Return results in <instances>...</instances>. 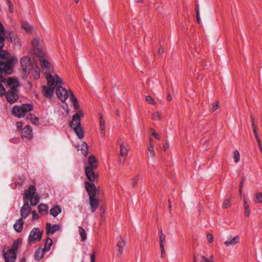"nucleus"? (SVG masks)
<instances>
[{"instance_id": "obj_45", "label": "nucleus", "mask_w": 262, "mask_h": 262, "mask_svg": "<svg viewBox=\"0 0 262 262\" xmlns=\"http://www.w3.org/2000/svg\"><path fill=\"white\" fill-rule=\"evenodd\" d=\"M139 180V176H137L132 179V184L134 187H135L138 183Z\"/></svg>"}, {"instance_id": "obj_59", "label": "nucleus", "mask_w": 262, "mask_h": 262, "mask_svg": "<svg viewBox=\"0 0 262 262\" xmlns=\"http://www.w3.org/2000/svg\"><path fill=\"white\" fill-rule=\"evenodd\" d=\"M200 260L201 262H206L207 258L204 255H201L200 256Z\"/></svg>"}, {"instance_id": "obj_36", "label": "nucleus", "mask_w": 262, "mask_h": 262, "mask_svg": "<svg viewBox=\"0 0 262 262\" xmlns=\"http://www.w3.org/2000/svg\"><path fill=\"white\" fill-rule=\"evenodd\" d=\"M148 151L150 152V155L152 158H154L155 157V152L154 150V144L153 143H149L148 146Z\"/></svg>"}, {"instance_id": "obj_54", "label": "nucleus", "mask_w": 262, "mask_h": 262, "mask_svg": "<svg viewBox=\"0 0 262 262\" xmlns=\"http://www.w3.org/2000/svg\"><path fill=\"white\" fill-rule=\"evenodd\" d=\"M250 118H251V124H252V127H253V126H256V125L255 124V123H254L255 118L252 114L250 115Z\"/></svg>"}, {"instance_id": "obj_28", "label": "nucleus", "mask_w": 262, "mask_h": 262, "mask_svg": "<svg viewBox=\"0 0 262 262\" xmlns=\"http://www.w3.org/2000/svg\"><path fill=\"white\" fill-rule=\"evenodd\" d=\"M71 101L73 103L74 107L75 110H78L79 108L78 102L75 96L74 95L73 92H70V98Z\"/></svg>"}, {"instance_id": "obj_55", "label": "nucleus", "mask_w": 262, "mask_h": 262, "mask_svg": "<svg viewBox=\"0 0 262 262\" xmlns=\"http://www.w3.org/2000/svg\"><path fill=\"white\" fill-rule=\"evenodd\" d=\"M161 250V256L163 257L165 254L164 245L160 246Z\"/></svg>"}, {"instance_id": "obj_35", "label": "nucleus", "mask_w": 262, "mask_h": 262, "mask_svg": "<svg viewBox=\"0 0 262 262\" xmlns=\"http://www.w3.org/2000/svg\"><path fill=\"white\" fill-rule=\"evenodd\" d=\"M79 232L82 241H85L86 239V233L84 229L81 227H79Z\"/></svg>"}, {"instance_id": "obj_61", "label": "nucleus", "mask_w": 262, "mask_h": 262, "mask_svg": "<svg viewBox=\"0 0 262 262\" xmlns=\"http://www.w3.org/2000/svg\"><path fill=\"white\" fill-rule=\"evenodd\" d=\"M169 145L168 142L163 144V148L164 150H166L169 148Z\"/></svg>"}, {"instance_id": "obj_46", "label": "nucleus", "mask_w": 262, "mask_h": 262, "mask_svg": "<svg viewBox=\"0 0 262 262\" xmlns=\"http://www.w3.org/2000/svg\"><path fill=\"white\" fill-rule=\"evenodd\" d=\"M220 107L219 102L217 101L215 103L213 104L211 107V110L212 111H215L217 110Z\"/></svg>"}, {"instance_id": "obj_10", "label": "nucleus", "mask_w": 262, "mask_h": 262, "mask_svg": "<svg viewBox=\"0 0 262 262\" xmlns=\"http://www.w3.org/2000/svg\"><path fill=\"white\" fill-rule=\"evenodd\" d=\"M85 187L89 197H90V196H96L97 193L99 192L95 185L93 183L85 182Z\"/></svg>"}, {"instance_id": "obj_9", "label": "nucleus", "mask_w": 262, "mask_h": 262, "mask_svg": "<svg viewBox=\"0 0 262 262\" xmlns=\"http://www.w3.org/2000/svg\"><path fill=\"white\" fill-rule=\"evenodd\" d=\"M84 114L81 111H79L77 113L74 114L72 117V122L70 123V126H80V118L83 116Z\"/></svg>"}, {"instance_id": "obj_58", "label": "nucleus", "mask_w": 262, "mask_h": 262, "mask_svg": "<svg viewBox=\"0 0 262 262\" xmlns=\"http://www.w3.org/2000/svg\"><path fill=\"white\" fill-rule=\"evenodd\" d=\"M90 258H91V262H95V252H93L92 253V254L91 255Z\"/></svg>"}, {"instance_id": "obj_57", "label": "nucleus", "mask_w": 262, "mask_h": 262, "mask_svg": "<svg viewBox=\"0 0 262 262\" xmlns=\"http://www.w3.org/2000/svg\"><path fill=\"white\" fill-rule=\"evenodd\" d=\"M23 123L21 122H17L16 123V126H17V128L18 129H20L22 128L23 127Z\"/></svg>"}, {"instance_id": "obj_17", "label": "nucleus", "mask_w": 262, "mask_h": 262, "mask_svg": "<svg viewBox=\"0 0 262 262\" xmlns=\"http://www.w3.org/2000/svg\"><path fill=\"white\" fill-rule=\"evenodd\" d=\"M60 227L57 224L52 225L50 223L46 224V233L47 234H53L56 231L59 230Z\"/></svg>"}, {"instance_id": "obj_41", "label": "nucleus", "mask_w": 262, "mask_h": 262, "mask_svg": "<svg viewBox=\"0 0 262 262\" xmlns=\"http://www.w3.org/2000/svg\"><path fill=\"white\" fill-rule=\"evenodd\" d=\"M146 101L150 104H155L156 102L154 98L150 96H147L145 98Z\"/></svg>"}, {"instance_id": "obj_1", "label": "nucleus", "mask_w": 262, "mask_h": 262, "mask_svg": "<svg viewBox=\"0 0 262 262\" xmlns=\"http://www.w3.org/2000/svg\"><path fill=\"white\" fill-rule=\"evenodd\" d=\"M46 79L49 86H42V92L45 97L51 98L53 95L55 88L56 86L62 85V81L61 78L57 74H54L53 76L48 74L46 76Z\"/></svg>"}, {"instance_id": "obj_62", "label": "nucleus", "mask_w": 262, "mask_h": 262, "mask_svg": "<svg viewBox=\"0 0 262 262\" xmlns=\"http://www.w3.org/2000/svg\"><path fill=\"white\" fill-rule=\"evenodd\" d=\"M164 49L162 47H160L158 50V53L160 55H162V54L164 53Z\"/></svg>"}, {"instance_id": "obj_7", "label": "nucleus", "mask_w": 262, "mask_h": 262, "mask_svg": "<svg viewBox=\"0 0 262 262\" xmlns=\"http://www.w3.org/2000/svg\"><path fill=\"white\" fill-rule=\"evenodd\" d=\"M59 85L56 86V94L57 97L62 101L64 102L69 97L70 98V92L71 91H67L65 88H63Z\"/></svg>"}, {"instance_id": "obj_47", "label": "nucleus", "mask_w": 262, "mask_h": 262, "mask_svg": "<svg viewBox=\"0 0 262 262\" xmlns=\"http://www.w3.org/2000/svg\"><path fill=\"white\" fill-rule=\"evenodd\" d=\"M39 43V42L38 40H37L36 39H34L32 40V46L34 48H35L37 49H38Z\"/></svg>"}, {"instance_id": "obj_29", "label": "nucleus", "mask_w": 262, "mask_h": 262, "mask_svg": "<svg viewBox=\"0 0 262 262\" xmlns=\"http://www.w3.org/2000/svg\"><path fill=\"white\" fill-rule=\"evenodd\" d=\"M38 209L39 210V212L40 214L42 215H45L48 213V206L43 204H40L38 206Z\"/></svg>"}, {"instance_id": "obj_60", "label": "nucleus", "mask_w": 262, "mask_h": 262, "mask_svg": "<svg viewBox=\"0 0 262 262\" xmlns=\"http://www.w3.org/2000/svg\"><path fill=\"white\" fill-rule=\"evenodd\" d=\"M206 262H214L213 256L212 255H211L209 258H207Z\"/></svg>"}, {"instance_id": "obj_3", "label": "nucleus", "mask_w": 262, "mask_h": 262, "mask_svg": "<svg viewBox=\"0 0 262 262\" xmlns=\"http://www.w3.org/2000/svg\"><path fill=\"white\" fill-rule=\"evenodd\" d=\"M33 106L30 104H23L21 106L15 105L12 109V114L15 116L20 118L24 117L26 113L33 110Z\"/></svg>"}, {"instance_id": "obj_20", "label": "nucleus", "mask_w": 262, "mask_h": 262, "mask_svg": "<svg viewBox=\"0 0 262 262\" xmlns=\"http://www.w3.org/2000/svg\"><path fill=\"white\" fill-rule=\"evenodd\" d=\"M24 226V221L22 218L17 220L13 225L14 230L17 232L20 233L23 229Z\"/></svg>"}, {"instance_id": "obj_56", "label": "nucleus", "mask_w": 262, "mask_h": 262, "mask_svg": "<svg viewBox=\"0 0 262 262\" xmlns=\"http://www.w3.org/2000/svg\"><path fill=\"white\" fill-rule=\"evenodd\" d=\"M8 5H9V11L11 12H13V4H12V2H9L8 3Z\"/></svg>"}, {"instance_id": "obj_8", "label": "nucleus", "mask_w": 262, "mask_h": 262, "mask_svg": "<svg viewBox=\"0 0 262 262\" xmlns=\"http://www.w3.org/2000/svg\"><path fill=\"white\" fill-rule=\"evenodd\" d=\"M3 255L5 262H15L16 260L17 254L12 250H4Z\"/></svg>"}, {"instance_id": "obj_40", "label": "nucleus", "mask_w": 262, "mask_h": 262, "mask_svg": "<svg viewBox=\"0 0 262 262\" xmlns=\"http://www.w3.org/2000/svg\"><path fill=\"white\" fill-rule=\"evenodd\" d=\"M230 206V199H226L224 200L223 204V207L224 208H227Z\"/></svg>"}, {"instance_id": "obj_43", "label": "nucleus", "mask_w": 262, "mask_h": 262, "mask_svg": "<svg viewBox=\"0 0 262 262\" xmlns=\"http://www.w3.org/2000/svg\"><path fill=\"white\" fill-rule=\"evenodd\" d=\"M22 27L27 32H30L33 29V28L28 24H23Z\"/></svg>"}, {"instance_id": "obj_16", "label": "nucleus", "mask_w": 262, "mask_h": 262, "mask_svg": "<svg viewBox=\"0 0 262 262\" xmlns=\"http://www.w3.org/2000/svg\"><path fill=\"white\" fill-rule=\"evenodd\" d=\"M89 203L90 209L92 212H94L98 208L99 201L95 196H90L89 197Z\"/></svg>"}, {"instance_id": "obj_26", "label": "nucleus", "mask_w": 262, "mask_h": 262, "mask_svg": "<svg viewBox=\"0 0 262 262\" xmlns=\"http://www.w3.org/2000/svg\"><path fill=\"white\" fill-rule=\"evenodd\" d=\"M88 162H89V166H87L86 167H92V168H97V161L96 159V158L92 155L90 156L88 158Z\"/></svg>"}, {"instance_id": "obj_23", "label": "nucleus", "mask_w": 262, "mask_h": 262, "mask_svg": "<svg viewBox=\"0 0 262 262\" xmlns=\"http://www.w3.org/2000/svg\"><path fill=\"white\" fill-rule=\"evenodd\" d=\"M61 212V208L58 205H55L50 210V213L54 217L57 216Z\"/></svg>"}, {"instance_id": "obj_18", "label": "nucleus", "mask_w": 262, "mask_h": 262, "mask_svg": "<svg viewBox=\"0 0 262 262\" xmlns=\"http://www.w3.org/2000/svg\"><path fill=\"white\" fill-rule=\"evenodd\" d=\"M21 135L26 138L31 139L32 137V129L31 126L26 125L21 131Z\"/></svg>"}, {"instance_id": "obj_13", "label": "nucleus", "mask_w": 262, "mask_h": 262, "mask_svg": "<svg viewBox=\"0 0 262 262\" xmlns=\"http://www.w3.org/2000/svg\"><path fill=\"white\" fill-rule=\"evenodd\" d=\"M7 85L10 88V90L17 91V88L19 84L16 78H9L7 80Z\"/></svg>"}, {"instance_id": "obj_50", "label": "nucleus", "mask_w": 262, "mask_h": 262, "mask_svg": "<svg viewBox=\"0 0 262 262\" xmlns=\"http://www.w3.org/2000/svg\"><path fill=\"white\" fill-rule=\"evenodd\" d=\"M105 125H102L100 126V135L102 137H104L105 136Z\"/></svg>"}, {"instance_id": "obj_42", "label": "nucleus", "mask_w": 262, "mask_h": 262, "mask_svg": "<svg viewBox=\"0 0 262 262\" xmlns=\"http://www.w3.org/2000/svg\"><path fill=\"white\" fill-rule=\"evenodd\" d=\"M161 118L160 114L159 112H156L152 114V119L154 120H159Z\"/></svg>"}, {"instance_id": "obj_11", "label": "nucleus", "mask_w": 262, "mask_h": 262, "mask_svg": "<svg viewBox=\"0 0 262 262\" xmlns=\"http://www.w3.org/2000/svg\"><path fill=\"white\" fill-rule=\"evenodd\" d=\"M97 168H92V167H85V172L87 178L91 182L95 181V179L98 178V175L94 172V169Z\"/></svg>"}, {"instance_id": "obj_31", "label": "nucleus", "mask_w": 262, "mask_h": 262, "mask_svg": "<svg viewBox=\"0 0 262 262\" xmlns=\"http://www.w3.org/2000/svg\"><path fill=\"white\" fill-rule=\"evenodd\" d=\"M53 245V241L52 239L48 237L46 239L44 248H43L44 250H45L46 252L49 251L50 250L51 247Z\"/></svg>"}, {"instance_id": "obj_39", "label": "nucleus", "mask_w": 262, "mask_h": 262, "mask_svg": "<svg viewBox=\"0 0 262 262\" xmlns=\"http://www.w3.org/2000/svg\"><path fill=\"white\" fill-rule=\"evenodd\" d=\"M234 161L236 163H238L240 160V154L239 152L237 150H235L234 151Z\"/></svg>"}, {"instance_id": "obj_34", "label": "nucleus", "mask_w": 262, "mask_h": 262, "mask_svg": "<svg viewBox=\"0 0 262 262\" xmlns=\"http://www.w3.org/2000/svg\"><path fill=\"white\" fill-rule=\"evenodd\" d=\"M253 201L256 203H262V192H258L255 194Z\"/></svg>"}, {"instance_id": "obj_6", "label": "nucleus", "mask_w": 262, "mask_h": 262, "mask_svg": "<svg viewBox=\"0 0 262 262\" xmlns=\"http://www.w3.org/2000/svg\"><path fill=\"white\" fill-rule=\"evenodd\" d=\"M20 63L25 74L27 75L31 72V69H33V66L35 63L31 61L30 57L28 56H23L20 59Z\"/></svg>"}, {"instance_id": "obj_32", "label": "nucleus", "mask_w": 262, "mask_h": 262, "mask_svg": "<svg viewBox=\"0 0 262 262\" xmlns=\"http://www.w3.org/2000/svg\"><path fill=\"white\" fill-rule=\"evenodd\" d=\"M21 244V241L19 239H16L15 241L12 246L11 249H9L10 250H12L13 252H15L17 254V250L18 246Z\"/></svg>"}, {"instance_id": "obj_30", "label": "nucleus", "mask_w": 262, "mask_h": 262, "mask_svg": "<svg viewBox=\"0 0 262 262\" xmlns=\"http://www.w3.org/2000/svg\"><path fill=\"white\" fill-rule=\"evenodd\" d=\"M88 150L89 147L88 144L86 142H83L81 145L80 150L82 155L85 157H86L88 154Z\"/></svg>"}, {"instance_id": "obj_21", "label": "nucleus", "mask_w": 262, "mask_h": 262, "mask_svg": "<svg viewBox=\"0 0 262 262\" xmlns=\"http://www.w3.org/2000/svg\"><path fill=\"white\" fill-rule=\"evenodd\" d=\"M239 242V236L237 235L233 238H230L224 242V245L229 247L238 244Z\"/></svg>"}, {"instance_id": "obj_48", "label": "nucleus", "mask_w": 262, "mask_h": 262, "mask_svg": "<svg viewBox=\"0 0 262 262\" xmlns=\"http://www.w3.org/2000/svg\"><path fill=\"white\" fill-rule=\"evenodd\" d=\"M99 117L100 120V126L105 125V120L103 118V115L101 113L99 114Z\"/></svg>"}, {"instance_id": "obj_5", "label": "nucleus", "mask_w": 262, "mask_h": 262, "mask_svg": "<svg viewBox=\"0 0 262 262\" xmlns=\"http://www.w3.org/2000/svg\"><path fill=\"white\" fill-rule=\"evenodd\" d=\"M43 231H40L38 228H33L30 231L28 237V244L32 245L36 242H39L41 239Z\"/></svg>"}, {"instance_id": "obj_27", "label": "nucleus", "mask_w": 262, "mask_h": 262, "mask_svg": "<svg viewBox=\"0 0 262 262\" xmlns=\"http://www.w3.org/2000/svg\"><path fill=\"white\" fill-rule=\"evenodd\" d=\"M31 71H32L34 79H38L40 77V69L36 64L34 65L33 69H31Z\"/></svg>"}, {"instance_id": "obj_38", "label": "nucleus", "mask_w": 262, "mask_h": 262, "mask_svg": "<svg viewBox=\"0 0 262 262\" xmlns=\"http://www.w3.org/2000/svg\"><path fill=\"white\" fill-rule=\"evenodd\" d=\"M165 242V236L163 233L162 230H160V246L164 245V243Z\"/></svg>"}, {"instance_id": "obj_19", "label": "nucleus", "mask_w": 262, "mask_h": 262, "mask_svg": "<svg viewBox=\"0 0 262 262\" xmlns=\"http://www.w3.org/2000/svg\"><path fill=\"white\" fill-rule=\"evenodd\" d=\"M46 252L44 249L41 247H38L35 251L34 253V258L36 260L39 261L45 256Z\"/></svg>"}, {"instance_id": "obj_37", "label": "nucleus", "mask_w": 262, "mask_h": 262, "mask_svg": "<svg viewBox=\"0 0 262 262\" xmlns=\"http://www.w3.org/2000/svg\"><path fill=\"white\" fill-rule=\"evenodd\" d=\"M29 119L32 122L33 124H37L39 121L38 117L32 114H30L29 117H28Z\"/></svg>"}, {"instance_id": "obj_25", "label": "nucleus", "mask_w": 262, "mask_h": 262, "mask_svg": "<svg viewBox=\"0 0 262 262\" xmlns=\"http://www.w3.org/2000/svg\"><path fill=\"white\" fill-rule=\"evenodd\" d=\"M126 243L125 241H121L117 243V247L118 248L117 256H120L123 253V248L125 246Z\"/></svg>"}, {"instance_id": "obj_15", "label": "nucleus", "mask_w": 262, "mask_h": 262, "mask_svg": "<svg viewBox=\"0 0 262 262\" xmlns=\"http://www.w3.org/2000/svg\"><path fill=\"white\" fill-rule=\"evenodd\" d=\"M8 37L9 38L10 41L15 45L20 46V40L17 34L13 31H9L8 32Z\"/></svg>"}, {"instance_id": "obj_33", "label": "nucleus", "mask_w": 262, "mask_h": 262, "mask_svg": "<svg viewBox=\"0 0 262 262\" xmlns=\"http://www.w3.org/2000/svg\"><path fill=\"white\" fill-rule=\"evenodd\" d=\"M120 154L122 157H126L128 155V149L125 147L123 143L120 144Z\"/></svg>"}, {"instance_id": "obj_53", "label": "nucleus", "mask_w": 262, "mask_h": 262, "mask_svg": "<svg viewBox=\"0 0 262 262\" xmlns=\"http://www.w3.org/2000/svg\"><path fill=\"white\" fill-rule=\"evenodd\" d=\"M151 130L152 131L151 135L153 136H154L156 139L160 140V138L159 136V135H158V134L155 132V130L152 128H151Z\"/></svg>"}, {"instance_id": "obj_52", "label": "nucleus", "mask_w": 262, "mask_h": 262, "mask_svg": "<svg viewBox=\"0 0 262 262\" xmlns=\"http://www.w3.org/2000/svg\"><path fill=\"white\" fill-rule=\"evenodd\" d=\"M250 214V207H245V212H244V215L245 216H249Z\"/></svg>"}, {"instance_id": "obj_64", "label": "nucleus", "mask_w": 262, "mask_h": 262, "mask_svg": "<svg viewBox=\"0 0 262 262\" xmlns=\"http://www.w3.org/2000/svg\"><path fill=\"white\" fill-rule=\"evenodd\" d=\"M249 207V204H248V202H247V200L246 199V197L245 196L244 197V207L245 208V207Z\"/></svg>"}, {"instance_id": "obj_63", "label": "nucleus", "mask_w": 262, "mask_h": 262, "mask_svg": "<svg viewBox=\"0 0 262 262\" xmlns=\"http://www.w3.org/2000/svg\"><path fill=\"white\" fill-rule=\"evenodd\" d=\"M245 182V178H244V177H243L242 178V179L240 182V184H239V187H243V185H244V183Z\"/></svg>"}, {"instance_id": "obj_44", "label": "nucleus", "mask_w": 262, "mask_h": 262, "mask_svg": "<svg viewBox=\"0 0 262 262\" xmlns=\"http://www.w3.org/2000/svg\"><path fill=\"white\" fill-rule=\"evenodd\" d=\"M252 128H253V131L254 136L256 139L257 141L259 142V141L260 140L258 134L257 130V126H253V127H252Z\"/></svg>"}, {"instance_id": "obj_24", "label": "nucleus", "mask_w": 262, "mask_h": 262, "mask_svg": "<svg viewBox=\"0 0 262 262\" xmlns=\"http://www.w3.org/2000/svg\"><path fill=\"white\" fill-rule=\"evenodd\" d=\"M74 132L80 139H82L84 137V132L81 125L73 127Z\"/></svg>"}, {"instance_id": "obj_2", "label": "nucleus", "mask_w": 262, "mask_h": 262, "mask_svg": "<svg viewBox=\"0 0 262 262\" xmlns=\"http://www.w3.org/2000/svg\"><path fill=\"white\" fill-rule=\"evenodd\" d=\"M36 190L35 186L31 185L25 192L24 200H29L32 206H35L39 201L40 198Z\"/></svg>"}, {"instance_id": "obj_22", "label": "nucleus", "mask_w": 262, "mask_h": 262, "mask_svg": "<svg viewBox=\"0 0 262 262\" xmlns=\"http://www.w3.org/2000/svg\"><path fill=\"white\" fill-rule=\"evenodd\" d=\"M4 29L3 26L0 21V51H3V48L4 46Z\"/></svg>"}, {"instance_id": "obj_14", "label": "nucleus", "mask_w": 262, "mask_h": 262, "mask_svg": "<svg viewBox=\"0 0 262 262\" xmlns=\"http://www.w3.org/2000/svg\"><path fill=\"white\" fill-rule=\"evenodd\" d=\"M31 210V207L27 202H26L20 209V213L21 216V218H22V219H26L30 214Z\"/></svg>"}, {"instance_id": "obj_4", "label": "nucleus", "mask_w": 262, "mask_h": 262, "mask_svg": "<svg viewBox=\"0 0 262 262\" xmlns=\"http://www.w3.org/2000/svg\"><path fill=\"white\" fill-rule=\"evenodd\" d=\"M42 70L45 71L46 77L47 74H51V71L52 70V67L51 63L46 59L45 55L42 52H40L37 55Z\"/></svg>"}, {"instance_id": "obj_51", "label": "nucleus", "mask_w": 262, "mask_h": 262, "mask_svg": "<svg viewBox=\"0 0 262 262\" xmlns=\"http://www.w3.org/2000/svg\"><path fill=\"white\" fill-rule=\"evenodd\" d=\"M207 238L209 243H212L213 242V236L210 233L207 234Z\"/></svg>"}, {"instance_id": "obj_12", "label": "nucleus", "mask_w": 262, "mask_h": 262, "mask_svg": "<svg viewBox=\"0 0 262 262\" xmlns=\"http://www.w3.org/2000/svg\"><path fill=\"white\" fill-rule=\"evenodd\" d=\"M7 100L11 103H13L18 99L17 91L9 90L5 94Z\"/></svg>"}, {"instance_id": "obj_49", "label": "nucleus", "mask_w": 262, "mask_h": 262, "mask_svg": "<svg viewBox=\"0 0 262 262\" xmlns=\"http://www.w3.org/2000/svg\"><path fill=\"white\" fill-rule=\"evenodd\" d=\"M32 221H35L39 219V215L37 214L36 211L33 210L32 212Z\"/></svg>"}]
</instances>
